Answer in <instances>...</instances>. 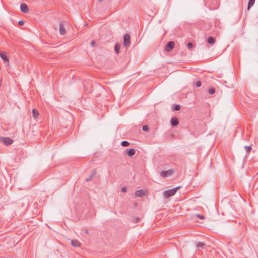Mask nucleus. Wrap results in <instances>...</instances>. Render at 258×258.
Returning <instances> with one entry per match:
<instances>
[{
  "instance_id": "nucleus-1",
  "label": "nucleus",
  "mask_w": 258,
  "mask_h": 258,
  "mask_svg": "<svg viewBox=\"0 0 258 258\" xmlns=\"http://www.w3.org/2000/svg\"><path fill=\"white\" fill-rule=\"evenodd\" d=\"M180 188V186H178L171 189L166 190L164 192V196L167 198H169V197L175 194L177 190L179 189Z\"/></svg>"
},
{
  "instance_id": "nucleus-2",
  "label": "nucleus",
  "mask_w": 258,
  "mask_h": 258,
  "mask_svg": "<svg viewBox=\"0 0 258 258\" xmlns=\"http://www.w3.org/2000/svg\"><path fill=\"white\" fill-rule=\"evenodd\" d=\"M174 173L173 169H170L166 171H162L160 173V175L163 178L172 176Z\"/></svg>"
},
{
  "instance_id": "nucleus-3",
  "label": "nucleus",
  "mask_w": 258,
  "mask_h": 258,
  "mask_svg": "<svg viewBox=\"0 0 258 258\" xmlns=\"http://www.w3.org/2000/svg\"><path fill=\"white\" fill-rule=\"evenodd\" d=\"M175 46V43L173 41H169L167 43L165 47V50L166 52L171 51Z\"/></svg>"
},
{
  "instance_id": "nucleus-4",
  "label": "nucleus",
  "mask_w": 258,
  "mask_h": 258,
  "mask_svg": "<svg viewBox=\"0 0 258 258\" xmlns=\"http://www.w3.org/2000/svg\"><path fill=\"white\" fill-rule=\"evenodd\" d=\"M123 45L125 47H128L130 45V36L126 34L123 36Z\"/></svg>"
},
{
  "instance_id": "nucleus-5",
  "label": "nucleus",
  "mask_w": 258,
  "mask_h": 258,
  "mask_svg": "<svg viewBox=\"0 0 258 258\" xmlns=\"http://www.w3.org/2000/svg\"><path fill=\"white\" fill-rule=\"evenodd\" d=\"M0 57L3 60L4 63H6V66L9 65V58L6 55V54L4 52H2L0 53Z\"/></svg>"
},
{
  "instance_id": "nucleus-6",
  "label": "nucleus",
  "mask_w": 258,
  "mask_h": 258,
  "mask_svg": "<svg viewBox=\"0 0 258 258\" xmlns=\"http://www.w3.org/2000/svg\"><path fill=\"white\" fill-rule=\"evenodd\" d=\"M21 11L24 13H27L29 12V8L25 3H22L20 5Z\"/></svg>"
},
{
  "instance_id": "nucleus-7",
  "label": "nucleus",
  "mask_w": 258,
  "mask_h": 258,
  "mask_svg": "<svg viewBox=\"0 0 258 258\" xmlns=\"http://www.w3.org/2000/svg\"><path fill=\"white\" fill-rule=\"evenodd\" d=\"M66 22L62 21L60 23L59 32L61 35H63L66 33V30L64 28V24Z\"/></svg>"
},
{
  "instance_id": "nucleus-8",
  "label": "nucleus",
  "mask_w": 258,
  "mask_h": 258,
  "mask_svg": "<svg viewBox=\"0 0 258 258\" xmlns=\"http://www.w3.org/2000/svg\"><path fill=\"white\" fill-rule=\"evenodd\" d=\"M170 122L171 126L175 127L178 125L179 120L176 117H174L171 118Z\"/></svg>"
},
{
  "instance_id": "nucleus-9",
  "label": "nucleus",
  "mask_w": 258,
  "mask_h": 258,
  "mask_svg": "<svg viewBox=\"0 0 258 258\" xmlns=\"http://www.w3.org/2000/svg\"><path fill=\"white\" fill-rule=\"evenodd\" d=\"M125 153L127 154L128 156L131 157L135 155L136 151L135 149L133 148L127 149L125 150Z\"/></svg>"
},
{
  "instance_id": "nucleus-10",
  "label": "nucleus",
  "mask_w": 258,
  "mask_h": 258,
  "mask_svg": "<svg viewBox=\"0 0 258 258\" xmlns=\"http://www.w3.org/2000/svg\"><path fill=\"white\" fill-rule=\"evenodd\" d=\"M13 140L9 137L3 138V142L6 145H10L13 143Z\"/></svg>"
},
{
  "instance_id": "nucleus-11",
  "label": "nucleus",
  "mask_w": 258,
  "mask_h": 258,
  "mask_svg": "<svg viewBox=\"0 0 258 258\" xmlns=\"http://www.w3.org/2000/svg\"><path fill=\"white\" fill-rule=\"evenodd\" d=\"M71 243L73 247H80L81 246L80 242L79 241L76 240H71Z\"/></svg>"
},
{
  "instance_id": "nucleus-12",
  "label": "nucleus",
  "mask_w": 258,
  "mask_h": 258,
  "mask_svg": "<svg viewBox=\"0 0 258 258\" xmlns=\"http://www.w3.org/2000/svg\"><path fill=\"white\" fill-rule=\"evenodd\" d=\"M145 194V192L144 190H139L135 192V196L136 197H143Z\"/></svg>"
},
{
  "instance_id": "nucleus-13",
  "label": "nucleus",
  "mask_w": 258,
  "mask_h": 258,
  "mask_svg": "<svg viewBox=\"0 0 258 258\" xmlns=\"http://www.w3.org/2000/svg\"><path fill=\"white\" fill-rule=\"evenodd\" d=\"M32 113L33 116L35 119H36L39 115L38 111L35 108L32 110Z\"/></svg>"
},
{
  "instance_id": "nucleus-14",
  "label": "nucleus",
  "mask_w": 258,
  "mask_h": 258,
  "mask_svg": "<svg viewBox=\"0 0 258 258\" xmlns=\"http://www.w3.org/2000/svg\"><path fill=\"white\" fill-rule=\"evenodd\" d=\"M215 40L213 37H209L207 40V42L210 44L213 45L215 43Z\"/></svg>"
},
{
  "instance_id": "nucleus-15",
  "label": "nucleus",
  "mask_w": 258,
  "mask_h": 258,
  "mask_svg": "<svg viewBox=\"0 0 258 258\" xmlns=\"http://www.w3.org/2000/svg\"><path fill=\"white\" fill-rule=\"evenodd\" d=\"M255 0H249L248 3V8L247 9L249 10L251 7H252L254 3Z\"/></svg>"
},
{
  "instance_id": "nucleus-16",
  "label": "nucleus",
  "mask_w": 258,
  "mask_h": 258,
  "mask_svg": "<svg viewBox=\"0 0 258 258\" xmlns=\"http://www.w3.org/2000/svg\"><path fill=\"white\" fill-rule=\"evenodd\" d=\"M119 49H120V46L119 45V44H116L115 45L114 50H115V52H116L117 54H118V53H119Z\"/></svg>"
},
{
  "instance_id": "nucleus-17",
  "label": "nucleus",
  "mask_w": 258,
  "mask_h": 258,
  "mask_svg": "<svg viewBox=\"0 0 258 258\" xmlns=\"http://www.w3.org/2000/svg\"><path fill=\"white\" fill-rule=\"evenodd\" d=\"M196 247L197 248H204V244L201 242H199L197 245H196Z\"/></svg>"
},
{
  "instance_id": "nucleus-18",
  "label": "nucleus",
  "mask_w": 258,
  "mask_h": 258,
  "mask_svg": "<svg viewBox=\"0 0 258 258\" xmlns=\"http://www.w3.org/2000/svg\"><path fill=\"white\" fill-rule=\"evenodd\" d=\"M121 145L124 147H127L129 146L130 143L127 141H123L121 143Z\"/></svg>"
},
{
  "instance_id": "nucleus-19",
  "label": "nucleus",
  "mask_w": 258,
  "mask_h": 258,
  "mask_svg": "<svg viewBox=\"0 0 258 258\" xmlns=\"http://www.w3.org/2000/svg\"><path fill=\"white\" fill-rule=\"evenodd\" d=\"M244 148L247 152H249L251 150L252 147L251 146H245Z\"/></svg>"
},
{
  "instance_id": "nucleus-20",
  "label": "nucleus",
  "mask_w": 258,
  "mask_h": 258,
  "mask_svg": "<svg viewBox=\"0 0 258 258\" xmlns=\"http://www.w3.org/2000/svg\"><path fill=\"white\" fill-rule=\"evenodd\" d=\"M95 174V172H94L93 174H92V175H91L89 178H87L86 179V181L87 182H88V181H91L93 177H94V175Z\"/></svg>"
},
{
  "instance_id": "nucleus-21",
  "label": "nucleus",
  "mask_w": 258,
  "mask_h": 258,
  "mask_svg": "<svg viewBox=\"0 0 258 258\" xmlns=\"http://www.w3.org/2000/svg\"><path fill=\"white\" fill-rule=\"evenodd\" d=\"M208 92L210 94H213L215 92V90L214 88H210L209 89Z\"/></svg>"
},
{
  "instance_id": "nucleus-22",
  "label": "nucleus",
  "mask_w": 258,
  "mask_h": 258,
  "mask_svg": "<svg viewBox=\"0 0 258 258\" xmlns=\"http://www.w3.org/2000/svg\"><path fill=\"white\" fill-rule=\"evenodd\" d=\"M180 106L179 105H175L174 108H173V110H175V111H178L180 109Z\"/></svg>"
},
{
  "instance_id": "nucleus-23",
  "label": "nucleus",
  "mask_w": 258,
  "mask_h": 258,
  "mask_svg": "<svg viewBox=\"0 0 258 258\" xmlns=\"http://www.w3.org/2000/svg\"><path fill=\"white\" fill-rule=\"evenodd\" d=\"M194 45L191 42H189L187 44V47L189 49H191L193 47Z\"/></svg>"
},
{
  "instance_id": "nucleus-24",
  "label": "nucleus",
  "mask_w": 258,
  "mask_h": 258,
  "mask_svg": "<svg viewBox=\"0 0 258 258\" xmlns=\"http://www.w3.org/2000/svg\"><path fill=\"white\" fill-rule=\"evenodd\" d=\"M196 86L197 87H200L201 86V82L200 81H197L196 83Z\"/></svg>"
},
{
  "instance_id": "nucleus-25",
  "label": "nucleus",
  "mask_w": 258,
  "mask_h": 258,
  "mask_svg": "<svg viewBox=\"0 0 258 258\" xmlns=\"http://www.w3.org/2000/svg\"><path fill=\"white\" fill-rule=\"evenodd\" d=\"M148 129H149V128H148V126L147 125H144L142 127V130L144 131H148Z\"/></svg>"
},
{
  "instance_id": "nucleus-26",
  "label": "nucleus",
  "mask_w": 258,
  "mask_h": 258,
  "mask_svg": "<svg viewBox=\"0 0 258 258\" xmlns=\"http://www.w3.org/2000/svg\"><path fill=\"white\" fill-rule=\"evenodd\" d=\"M196 216L201 219H204L205 218L204 216L200 214H196Z\"/></svg>"
},
{
  "instance_id": "nucleus-27",
  "label": "nucleus",
  "mask_w": 258,
  "mask_h": 258,
  "mask_svg": "<svg viewBox=\"0 0 258 258\" xmlns=\"http://www.w3.org/2000/svg\"><path fill=\"white\" fill-rule=\"evenodd\" d=\"M121 191L122 192H126L127 191V188L125 187H123L121 188Z\"/></svg>"
},
{
  "instance_id": "nucleus-28",
  "label": "nucleus",
  "mask_w": 258,
  "mask_h": 258,
  "mask_svg": "<svg viewBox=\"0 0 258 258\" xmlns=\"http://www.w3.org/2000/svg\"><path fill=\"white\" fill-rule=\"evenodd\" d=\"M18 24L20 25H23L24 24V21L22 20H20L18 22Z\"/></svg>"
},
{
  "instance_id": "nucleus-29",
  "label": "nucleus",
  "mask_w": 258,
  "mask_h": 258,
  "mask_svg": "<svg viewBox=\"0 0 258 258\" xmlns=\"http://www.w3.org/2000/svg\"><path fill=\"white\" fill-rule=\"evenodd\" d=\"M95 41H93H93H92L91 42L90 45H91V46L92 47H93V46L95 45Z\"/></svg>"
},
{
  "instance_id": "nucleus-30",
  "label": "nucleus",
  "mask_w": 258,
  "mask_h": 258,
  "mask_svg": "<svg viewBox=\"0 0 258 258\" xmlns=\"http://www.w3.org/2000/svg\"><path fill=\"white\" fill-rule=\"evenodd\" d=\"M85 233L86 234H88V230L87 229H86V230H85Z\"/></svg>"
},
{
  "instance_id": "nucleus-31",
  "label": "nucleus",
  "mask_w": 258,
  "mask_h": 258,
  "mask_svg": "<svg viewBox=\"0 0 258 258\" xmlns=\"http://www.w3.org/2000/svg\"><path fill=\"white\" fill-rule=\"evenodd\" d=\"M139 218H137V219H136V221L138 222V221H139Z\"/></svg>"
}]
</instances>
